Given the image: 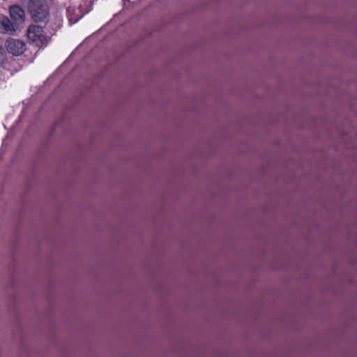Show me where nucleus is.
<instances>
[{
    "label": "nucleus",
    "instance_id": "obj_1",
    "mask_svg": "<svg viewBox=\"0 0 357 357\" xmlns=\"http://www.w3.org/2000/svg\"><path fill=\"white\" fill-rule=\"evenodd\" d=\"M29 43L38 47H46L48 44L47 36L45 34L43 28L38 25L31 24L26 31Z\"/></svg>",
    "mask_w": 357,
    "mask_h": 357
},
{
    "label": "nucleus",
    "instance_id": "obj_2",
    "mask_svg": "<svg viewBox=\"0 0 357 357\" xmlns=\"http://www.w3.org/2000/svg\"><path fill=\"white\" fill-rule=\"evenodd\" d=\"M31 15L34 21H44L48 14V6L43 0H31L29 4Z\"/></svg>",
    "mask_w": 357,
    "mask_h": 357
},
{
    "label": "nucleus",
    "instance_id": "obj_3",
    "mask_svg": "<svg viewBox=\"0 0 357 357\" xmlns=\"http://www.w3.org/2000/svg\"><path fill=\"white\" fill-rule=\"evenodd\" d=\"M26 43L19 39L10 38L6 42L7 51L14 56H20L26 50Z\"/></svg>",
    "mask_w": 357,
    "mask_h": 357
},
{
    "label": "nucleus",
    "instance_id": "obj_4",
    "mask_svg": "<svg viewBox=\"0 0 357 357\" xmlns=\"http://www.w3.org/2000/svg\"><path fill=\"white\" fill-rule=\"evenodd\" d=\"M1 28L8 33H13L15 32L19 26V23L15 21H12L7 17H3L1 20Z\"/></svg>",
    "mask_w": 357,
    "mask_h": 357
},
{
    "label": "nucleus",
    "instance_id": "obj_5",
    "mask_svg": "<svg viewBox=\"0 0 357 357\" xmlns=\"http://www.w3.org/2000/svg\"><path fill=\"white\" fill-rule=\"evenodd\" d=\"M10 14L12 20L19 24L24 21V11L19 6H12L10 8Z\"/></svg>",
    "mask_w": 357,
    "mask_h": 357
}]
</instances>
